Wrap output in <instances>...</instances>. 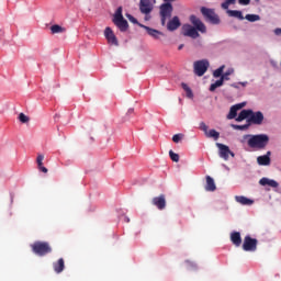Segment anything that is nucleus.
Returning a JSON list of instances; mask_svg holds the SVG:
<instances>
[{"mask_svg":"<svg viewBox=\"0 0 281 281\" xmlns=\"http://www.w3.org/2000/svg\"><path fill=\"white\" fill-rule=\"evenodd\" d=\"M31 249L35 256H47L52 254V245L47 241H35L31 245Z\"/></svg>","mask_w":281,"mask_h":281,"instance_id":"obj_3","label":"nucleus"},{"mask_svg":"<svg viewBox=\"0 0 281 281\" xmlns=\"http://www.w3.org/2000/svg\"><path fill=\"white\" fill-rule=\"evenodd\" d=\"M53 269L55 273H63V271H65V259L59 258L56 262H54Z\"/></svg>","mask_w":281,"mask_h":281,"instance_id":"obj_21","label":"nucleus"},{"mask_svg":"<svg viewBox=\"0 0 281 281\" xmlns=\"http://www.w3.org/2000/svg\"><path fill=\"white\" fill-rule=\"evenodd\" d=\"M210 69V61L207 59L196 60L193 64V71L195 76H205V71Z\"/></svg>","mask_w":281,"mask_h":281,"instance_id":"obj_7","label":"nucleus"},{"mask_svg":"<svg viewBox=\"0 0 281 281\" xmlns=\"http://www.w3.org/2000/svg\"><path fill=\"white\" fill-rule=\"evenodd\" d=\"M179 50L183 49V44H180L178 47Z\"/></svg>","mask_w":281,"mask_h":281,"instance_id":"obj_45","label":"nucleus"},{"mask_svg":"<svg viewBox=\"0 0 281 281\" xmlns=\"http://www.w3.org/2000/svg\"><path fill=\"white\" fill-rule=\"evenodd\" d=\"M205 179H206V184H205L206 192H215L216 183L214 182V178L211 176H206Z\"/></svg>","mask_w":281,"mask_h":281,"instance_id":"obj_19","label":"nucleus"},{"mask_svg":"<svg viewBox=\"0 0 281 281\" xmlns=\"http://www.w3.org/2000/svg\"><path fill=\"white\" fill-rule=\"evenodd\" d=\"M151 203L155 205V207H157V210H166V195L160 194L153 198Z\"/></svg>","mask_w":281,"mask_h":281,"instance_id":"obj_15","label":"nucleus"},{"mask_svg":"<svg viewBox=\"0 0 281 281\" xmlns=\"http://www.w3.org/2000/svg\"><path fill=\"white\" fill-rule=\"evenodd\" d=\"M223 82H225V80L221 77L220 80H216L214 83L210 86V91H216L218 87H223Z\"/></svg>","mask_w":281,"mask_h":281,"instance_id":"obj_27","label":"nucleus"},{"mask_svg":"<svg viewBox=\"0 0 281 281\" xmlns=\"http://www.w3.org/2000/svg\"><path fill=\"white\" fill-rule=\"evenodd\" d=\"M200 131H203L205 137L213 138L215 142L221 137V133L216 130L207 131V124H205V122L200 123Z\"/></svg>","mask_w":281,"mask_h":281,"instance_id":"obj_11","label":"nucleus"},{"mask_svg":"<svg viewBox=\"0 0 281 281\" xmlns=\"http://www.w3.org/2000/svg\"><path fill=\"white\" fill-rule=\"evenodd\" d=\"M225 69V65L221 66L216 70H214L213 76L214 78H223V71Z\"/></svg>","mask_w":281,"mask_h":281,"instance_id":"obj_32","label":"nucleus"},{"mask_svg":"<svg viewBox=\"0 0 281 281\" xmlns=\"http://www.w3.org/2000/svg\"><path fill=\"white\" fill-rule=\"evenodd\" d=\"M235 201H237V203H240V205H254V200L244 195L235 196Z\"/></svg>","mask_w":281,"mask_h":281,"instance_id":"obj_22","label":"nucleus"},{"mask_svg":"<svg viewBox=\"0 0 281 281\" xmlns=\"http://www.w3.org/2000/svg\"><path fill=\"white\" fill-rule=\"evenodd\" d=\"M139 27H143V30H146L147 34L149 36H151V38H155V41H159L161 38V36L164 35V32L155 30V29H150V26H146L144 24H138Z\"/></svg>","mask_w":281,"mask_h":281,"instance_id":"obj_13","label":"nucleus"},{"mask_svg":"<svg viewBox=\"0 0 281 281\" xmlns=\"http://www.w3.org/2000/svg\"><path fill=\"white\" fill-rule=\"evenodd\" d=\"M43 161H45V155L38 154V155H37V158H36V164H37L38 170L44 167V166H43Z\"/></svg>","mask_w":281,"mask_h":281,"instance_id":"obj_31","label":"nucleus"},{"mask_svg":"<svg viewBox=\"0 0 281 281\" xmlns=\"http://www.w3.org/2000/svg\"><path fill=\"white\" fill-rule=\"evenodd\" d=\"M246 104L247 103L241 102V103L232 105L229 113L227 114V120H235V117L238 115V111H240V109H245Z\"/></svg>","mask_w":281,"mask_h":281,"instance_id":"obj_14","label":"nucleus"},{"mask_svg":"<svg viewBox=\"0 0 281 281\" xmlns=\"http://www.w3.org/2000/svg\"><path fill=\"white\" fill-rule=\"evenodd\" d=\"M65 32H67V30L58 24H54L50 26L52 34H63Z\"/></svg>","mask_w":281,"mask_h":281,"instance_id":"obj_26","label":"nucleus"},{"mask_svg":"<svg viewBox=\"0 0 281 281\" xmlns=\"http://www.w3.org/2000/svg\"><path fill=\"white\" fill-rule=\"evenodd\" d=\"M234 74V69L229 68L225 74L222 75L221 79L222 80H229V76Z\"/></svg>","mask_w":281,"mask_h":281,"instance_id":"obj_36","label":"nucleus"},{"mask_svg":"<svg viewBox=\"0 0 281 281\" xmlns=\"http://www.w3.org/2000/svg\"><path fill=\"white\" fill-rule=\"evenodd\" d=\"M246 21H249L250 23H256V21H260V15L258 14H247L245 16Z\"/></svg>","mask_w":281,"mask_h":281,"instance_id":"obj_29","label":"nucleus"},{"mask_svg":"<svg viewBox=\"0 0 281 281\" xmlns=\"http://www.w3.org/2000/svg\"><path fill=\"white\" fill-rule=\"evenodd\" d=\"M181 87H182L183 91H186L188 98H194V94L192 93V89H190V86L182 82Z\"/></svg>","mask_w":281,"mask_h":281,"instance_id":"obj_30","label":"nucleus"},{"mask_svg":"<svg viewBox=\"0 0 281 281\" xmlns=\"http://www.w3.org/2000/svg\"><path fill=\"white\" fill-rule=\"evenodd\" d=\"M41 172H44V175H47L48 170L46 169V167L44 166L42 169H40Z\"/></svg>","mask_w":281,"mask_h":281,"instance_id":"obj_43","label":"nucleus"},{"mask_svg":"<svg viewBox=\"0 0 281 281\" xmlns=\"http://www.w3.org/2000/svg\"><path fill=\"white\" fill-rule=\"evenodd\" d=\"M243 249L244 251H256V249H258V239L247 235L244 238Z\"/></svg>","mask_w":281,"mask_h":281,"instance_id":"obj_9","label":"nucleus"},{"mask_svg":"<svg viewBox=\"0 0 281 281\" xmlns=\"http://www.w3.org/2000/svg\"><path fill=\"white\" fill-rule=\"evenodd\" d=\"M231 243H233L235 247H240V245H243V238L240 237L239 232L231 233Z\"/></svg>","mask_w":281,"mask_h":281,"instance_id":"obj_20","label":"nucleus"},{"mask_svg":"<svg viewBox=\"0 0 281 281\" xmlns=\"http://www.w3.org/2000/svg\"><path fill=\"white\" fill-rule=\"evenodd\" d=\"M172 4L171 3H164L160 5V21L161 25H166V21L172 16Z\"/></svg>","mask_w":281,"mask_h":281,"instance_id":"obj_8","label":"nucleus"},{"mask_svg":"<svg viewBox=\"0 0 281 281\" xmlns=\"http://www.w3.org/2000/svg\"><path fill=\"white\" fill-rule=\"evenodd\" d=\"M182 139H183V134H175L172 136V142H175V144H179Z\"/></svg>","mask_w":281,"mask_h":281,"instance_id":"obj_37","label":"nucleus"},{"mask_svg":"<svg viewBox=\"0 0 281 281\" xmlns=\"http://www.w3.org/2000/svg\"><path fill=\"white\" fill-rule=\"evenodd\" d=\"M274 34H276L277 36H281V29H276V30H274Z\"/></svg>","mask_w":281,"mask_h":281,"instance_id":"obj_41","label":"nucleus"},{"mask_svg":"<svg viewBox=\"0 0 281 281\" xmlns=\"http://www.w3.org/2000/svg\"><path fill=\"white\" fill-rule=\"evenodd\" d=\"M238 3L240 5H249V3H251V0H238Z\"/></svg>","mask_w":281,"mask_h":281,"instance_id":"obj_39","label":"nucleus"},{"mask_svg":"<svg viewBox=\"0 0 281 281\" xmlns=\"http://www.w3.org/2000/svg\"><path fill=\"white\" fill-rule=\"evenodd\" d=\"M227 14H228V16H233L235 19H239V21H244L245 20V16H243V11L228 10Z\"/></svg>","mask_w":281,"mask_h":281,"instance_id":"obj_25","label":"nucleus"},{"mask_svg":"<svg viewBox=\"0 0 281 281\" xmlns=\"http://www.w3.org/2000/svg\"><path fill=\"white\" fill-rule=\"evenodd\" d=\"M104 36L108 41V43H110V45H119L117 43V37L115 36V34L113 33V30H111V27H106L104 31Z\"/></svg>","mask_w":281,"mask_h":281,"instance_id":"obj_16","label":"nucleus"},{"mask_svg":"<svg viewBox=\"0 0 281 281\" xmlns=\"http://www.w3.org/2000/svg\"><path fill=\"white\" fill-rule=\"evenodd\" d=\"M133 113H135V109H130L127 110L126 115H133Z\"/></svg>","mask_w":281,"mask_h":281,"instance_id":"obj_42","label":"nucleus"},{"mask_svg":"<svg viewBox=\"0 0 281 281\" xmlns=\"http://www.w3.org/2000/svg\"><path fill=\"white\" fill-rule=\"evenodd\" d=\"M241 87H247V81L246 82H240Z\"/></svg>","mask_w":281,"mask_h":281,"instance_id":"obj_44","label":"nucleus"},{"mask_svg":"<svg viewBox=\"0 0 281 281\" xmlns=\"http://www.w3.org/2000/svg\"><path fill=\"white\" fill-rule=\"evenodd\" d=\"M231 126H232V128H234L235 131H247V130L249 128V126H251V125H250L249 122H247V124H245V125L232 124Z\"/></svg>","mask_w":281,"mask_h":281,"instance_id":"obj_28","label":"nucleus"},{"mask_svg":"<svg viewBox=\"0 0 281 281\" xmlns=\"http://www.w3.org/2000/svg\"><path fill=\"white\" fill-rule=\"evenodd\" d=\"M201 12L204 19L209 21V23H212V25H218L221 23V19L218 18V14H216V12H214L213 9L202 7Z\"/></svg>","mask_w":281,"mask_h":281,"instance_id":"obj_6","label":"nucleus"},{"mask_svg":"<svg viewBox=\"0 0 281 281\" xmlns=\"http://www.w3.org/2000/svg\"><path fill=\"white\" fill-rule=\"evenodd\" d=\"M234 4H236V0H225L222 3V8H223V10H228L229 5H234Z\"/></svg>","mask_w":281,"mask_h":281,"instance_id":"obj_33","label":"nucleus"},{"mask_svg":"<svg viewBox=\"0 0 281 281\" xmlns=\"http://www.w3.org/2000/svg\"><path fill=\"white\" fill-rule=\"evenodd\" d=\"M127 16V19H128V21H131V23H134V24H136V25H142V23H139L138 21H137V19H135V16H133V15H131V14H127L126 15Z\"/></svg>","mask_w":281,"mask_h":281,"instance_id":"obj_38","label":"nucleus"},{"mask_svg":"<svg viewBox=\"0 0 281 281\" xmlns=\"http://www.w3.org/2000/svg\"><path fill=\"white\" fill-rule=\"evenodd\" d=\"M244 139H248V146L250 148H258L259 150H262L269 144V136L267 134L245 135Z\"/></svg>","mask_w":281,"mask_h":281,"instance_id":"obj_2","label":"nucleus"},{"mask_svg":"<svg viewBox=\"0 0 281 281\" xmlns=\"http://www.w3.org/2000/svg\"><path fill=\"white\" fill-rule=\"evenodd\" d=\"M186 262H187V265H189V267H196V263H194L190 260H187Z\"/></svg>","mask_w":281,"mask_h":281,"instance_id":"obj_40","label":"nucleus"},{"mask_svg":"<svg viewBox=\"0 0 281 281\" xmlns=\"http://www.w3.org/2000/svg\"><path fill=\"white\" fill-rule=\"evenodd\" d=\"M181 27V20H179V16H173L168 23H167V30L169 32H175L176 30H179Z\"/></svg>","mask_w":281,"mask_h":281,"instance_id":"obj_17","label":"nucleus"},{"mask_svg":"<svg viewBox=\"0 0 281 281\" xmlns=\"http://www.w3.org/2000/svg\"><path fill=\"white\" fill-rule=\"evenodd\" d=\"M216 146L218 147V155L222 159H224L225 161H227V159H229V155L232 157H235V154L229 149V146L224 145L222 143H216Z\"/></svg>","mask_w":281,"mask_h":281,"instance_id":"obj_10","label":"nucleus"},{"mask_svg":"<svg viewBox=\"0 0 281 281\" xmlns=\"http://www.w3.org/2000/svg\"><path fill=\"white\" fill-rule=\"evenodd\" d=\"M190 23L192 24H184L182 25V34L188 36L189 38L196 40L201 34H205L207 32V27L201 21V19L196 18V15H190L189 18ZM201 32V34H199Z\"/></svg>","mask_w":281,"mask_h":281,"instance_id":"obj_1","label":"nucleus"},{"mask_svg":"<svg viewBox=\"0 0 281 281\" xmlns=\"http://www.w3.org/2000/svg\"><path fill=\"white\" fill-rule=\"evenodd\" d=\"M259 183L260 186H269L270 188H278V182L269 178H261Z\"/></svg>","mask_w":281,"mask_h":281,"instance_id":"obj_24","label":"nucleus"},{"mask_svg":"<svg viewBox=\"0 0 281 281\" xmlns=\"http://www.w3.org/2000/svg\"><path fill=\"white\" fill-rule=\"evenodd\" d=\"M247 122L251 125V124H256L257 126H260L262 124V122H265V114H262V112L257 111L250 114V117L247 120Z\"/></svg>","mask_w":281,"mask_h":281,"instance_id":"obj_12","label":"nucleus"},{"mask_svg":"<svg viewBox=\"0 0 281 281\" xmlns=\"http://www.w3.org/2000/svg\"><path fill=\"white\" fill-rule=\"evenodd\" d=\"M18 120L22 124H27V122H30V117L27 115H25V113H20Z\"/></svg>","mask_w":281,"mask_h":281,"instance_id":"obj_34","label":"nucleus"},{"mask_svg":"<svg viewBox=\"0 0 281 281\" xmlns=\"http://www.w3.org/2000/svg\"><path fill=\"white\" fill-rule=\"evenodd\" d=\"M113 23L116 25V27H119L120 32H126L128 30V21H126L122 14V7L116 9Z\"/></svg>","mask_w":281,"mask_h":281,"instance_id":"obj_5","label":"nucleus"},{"mask_svg":"<svg viewBox=\"0 0 281 281\" xmlns=\"http://www.w3.org/2000/svg\"><path fill=\"white\" fill-rule=\"evenodd\" d=\"M139 12L145 15V21H150V14L155 10V0H139Z\"/></svg>","mask_w":281,"mask_h":281,"instance_id":"obj_4","label":"nucleus"},{"mask_svg":"<svg viewBox=\"0 0 281 281\" xmlns=\"http://www.w3.org/2000/svg\"><path fill=\"white\" fill-rule=\"evenodd\" d=\"M252 110H241L238 116L236 117V122H243L244 120H249Z\"/></svg>","mask_w":281,"mask_h":281,"instance_id":"obj_23","label":"nucleus"},{"mask_svg":"<svg viewBox=\"0 0 281 281\" xmlns=\"http://www.w3.org/2000/svg\"><path fill=\"white\" fill-rule=\"evenodd\" d=\"M169 157H170L171 161L179 164V154L172 151V149L169 150Z\"/></svg>","mask_w":281,"mask_h":281,"instance_id":"obj_35","label":"nucleus"},{"mask_svg":"<svg viewBox=\"0 0 281 281\" xmlns=\"http://www.w3.org/2000/svg\"><path fill=\"white\" fill-rule=\"evenodd\" d=\"M257 164L259 166H270L271 165V151H267V155L259 156L257 158Z\"/></svg>","mask_w":281,"mask_h":281,"instance_id":"obj_18","label":"nucleus"}]
</instances>
